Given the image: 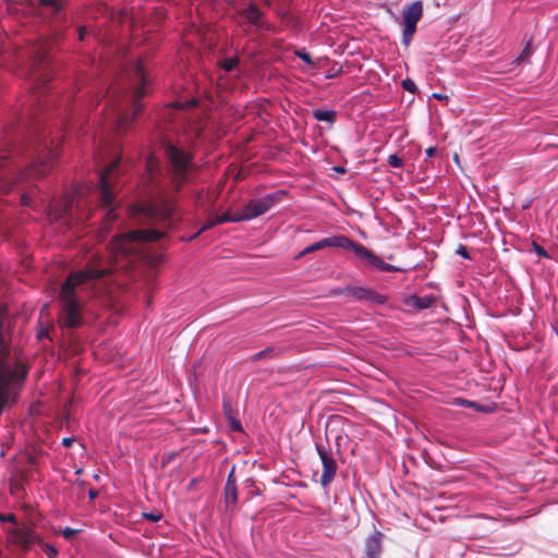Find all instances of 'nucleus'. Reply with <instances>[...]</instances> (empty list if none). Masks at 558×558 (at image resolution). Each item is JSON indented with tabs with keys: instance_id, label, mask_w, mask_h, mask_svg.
<instances>
[{
	"instance_id": "1",
	"label": "nucleus",
	"mask_w": 558,
	"mask_h": 558,
	"mask_svg": "<svg viewBox=\"0 0 558 558\" xmlns=\"http://www.w3.org/2000/svg\"><path fill=\"white\" fill-rule=\"evenodd\" d=\"M165 234L166 232L155 229H140L116 235L109 246V266L100 267L98 260H93L85 270L71 274L62 283L59 293L60 325L69 329L82 325V303L75 292L77 287L90 279L102 278L114 269L128 268L131 263L145 257L148 243L161 239Z\"/></svg>"
},
{
	"instance_id": "2",
	"label": "nucleus",
	"mask_w": 558,
	"mask_h": 558,
	"mask_svg": "<svg viewBox=\"0 0 558 558\" xmlns=\"http://www.w3.org/2000/svg\"><path fill=\"white\" fill-rule=\"evenodd\" d=\"M7 317L0 311V415L7 407L15 404L20 398L28 369L19 352L9 344L10 335L5 330Z\"/></svg>"
},
{
	"instance_id": "3",
	"label": "nucleus",
	"mask_w": 558,
	"mask_h": 558,
	"mask_svg": "<svg viewBox=\"0 0 558 558\" xmlns=\"http://www.w3.org/2000/svg\"><path fill=\"white\" fill-rule=\"evenodd\" d=\"M129 211L141 223L162 222L168 227H172L177 221L175 204L169 199H162L158 204H133L130 206Z\"/></svg>"
},
{
	"instance_id": "4",
	"label": "nucleus",
	"mask_w": 558,
	"mask_h": 558,
	"mask_svg": "<svg viewBox=\"0 0 558 558\" xmlns=\"http://www.w3.org/2000/svg\"><path fill=\"white\" fill-rule=\"evenodd\" d=\"M29 54L33 59V88L40 89L41 86L49 83L51 80V73L49 69V44L46 40L38 41L31 47Z\"/></svg>"
},
{
	"instance_id": "5",
	"label": "nucleus",
	"mask_w": 558,
	"mask_h": 558,
	"mask_svg": "<svg viewBox=\"0 0 558 558\" xmlns=\"http://www.w3.org/2000/svg\"><path fill=\"white\" fill-rule=\"evenodd\" d=\"M286 194L284 191L280 190L271 194H267L260 198L251 199L240 211L243 221L252 220L257 218L268 210H270L276 204H278L282 196Z\"/></svg>"
},
{
	"instance_id": "6",
	"label": "nucleus",
	"mask_w": 558,
	"mask_h": 558,
	"mask_svg": "<svg viewBox=\"0 0 558 558\" xmlns=\"http://www.w3.org/2000/svg\"><path fill=\"white\" fill-rule=\"evenodd\" d=\"M58 158V153L47 146L40 148L37 154V159L28 165L23 173V179H39L49 173Z\"/></svg>"
},
{
	"instance_id": "7",
	"label": "nucleus",
	"mask_w": 558,
	"mask_h": 558,
	"mask_svg": "<svg viewBox=\"0 0 558 558\" xmlns=\"http://www.w3.org/2000/svg\"><path fill=\"white\" fill-rule=\"evenodd\" d=\"M423 16V2L421 0L414 1L404 7L402 12L403 29L402 43L409 46L416 32V24Z\"/></svg>"
},
{
	"instance_id": "8",
	"label": "nucleus",
	"mask_w": 558,
	"mask_h": 558,
	"mask_svg": "<svg viewBox=\"0 0 558 558\" xmlns=\"http://www.w3.org/2000/svg\"><path fill=\"white\" fill-rule=\"evenodd\" d=\"M330 294L336 295H344L350 296L355 301L361 302H369L374 304H385L387 298L383 294H379L377 291L371 288L365 287H353L347 286L344 288H337L330 291Z\"/></svg>"
},
{
	"instance_id": "9",
	"label": "nucleus",
	"mask_w": 558,
	"mask_h": 558,
	"mask_svg": "<svg viewBox=\"0 0 558 558\" xmlns=\"http://www.w3.org/2000/svg\"><path fill=\"white\" fill-rule=\"evenodd\" d=\"M166 155L173 167L175 189L180 190L190 165V156L171 144L166 147Z\"/></svg>"
},
{
	"instance_id": "10",
	"label": "nucleus",
	"mask_w": 558,
	"mask_h": 558,
	"mask_svg": "<svg viewBox=\"0 0 558 558\" xmlns=\"http://www.w3.org/2000/svg\"><path fill=\"white\" fill-rule=\"evenodd\" d=\"M238 15L242 19L238 23L240 26L248 25L255 31L269 28L264 19L265 13L254 2H251L245 9L239 10Z\"/></svg>"
},
{
	"instance_id": "11",
	"label": "nucleus",
	"mask_w": 558,
	"mask_h": 558,
	"mask_svg": "<svg viewBox=\"0 0 558 558\" xmlns=\"http://www.w3.org/2000/svg\"><path fill=\"white\" fill-rule=\"evenodd\" d=\"M120 163L119 159L113 160L108 168H106L100 174H99V186H98V193H99V201L102 206L109 207L113 203V192L110 183V175L113 170L118 168Z\"/></svg>"
},
{
	"instance_id": "12",
	"label": "nucleus",
	"mask_w": 558,
	"mask_h": 558,
	"mask_svg": "<svg viewBox=\"0 0 558 558\" xmlns=\"http://www.w3.org/2000/svg\"><path fill=\"white\" fill-rule=\"evenodd\" d=\"M133 75L134 80L138 81V85L134 87L132 94L133 118H136L142 110L141 99L146 95L147 77L142 63L138 62L134 65Z\"/></svg>"
},
{
	"instance_id": "13",
	"label": "nucleus",
	"mask_w": 558,
	"mask_h": 558,
	"mask_svg": "<svg viewBox=\"0 0 558 558\" xmlns=\"http://www.w3.org/2000/svg\"><path fill=\"white\" fill-rule=\"evenodd\" d=\"M354 241H352L347 235H333L330 238L322 239L305 248H303V253H313L326 247H340L347 251H353Z\"/></svg>"
},
{
	"instance_id": "14",
	"label": "nucleus",
	"mask_w": 558,
	"mask_h": 558,
	"mask_svg": "<svg viewBox=\"0 0 558 558\" xmlns=\"http://www.w3.org/2000/svg\"><path fill=\"white\" fill-rule=\"evenodd\" d=\"M360 258L366 259L369 265L381 271H403L402 268L388 264L380 259L374 252L360 243H354L353 251Z\"/></svg>"
},
{
	"instance_id": "15",
	"label": "nucleus",
	"mask_w": 558,
	"mask_h": 558,
	"mask_svg": "<svg viewBox=\"0 0 558 558\" xmlns=\"http://www.w3.org/2000/svg\"><path fill=\"white\" fill-rule=\"evenodd\" d=\"M323 464V473L320 476V484L323 487L329 486L335 480L336 472L338 469L337 462L333 456H319Z\"/></svg>"
},
{
	"instance_id": "16",
	"label": "nucleus",
	"mask_w": 558,
	"mask_h": 558,
	"mask_svg": "<svg viewBox=\"0 0 558 558\" xmlns=\"http://www.w3.org/2000/svg\"><path fill=\"white\" fill-rule=\"evenodd\" d=\"M384 535L379 531H374L365 541V555L366 558H379L383 550Z\"/></svg>"
},
{
	"instance_id": "17",
	"label": "nucleus",
	"mask_w": 558,
	"mask_h": 558,
	"mask_svg": "<svg viewBox=\"0 0 558 558\" xmlns=\"http://www.w3.org/2000/svg\"><path fill=\"white\" fill-rule=\"evenodd\" d=\"M37 541L36 532L29 526L16 529L14 532V542L22 547H28Z\"/></svg>"
},
{
	"instance_id": "18",
	"label": "nucleus",
	"mask_w": 558,
	"mask_h": 558,
	"mask_svg": "<svg viewBox=\"0 0 558 558\" xmlns=\"http://www.w3.org/2000/svg\"><path fill=\"white\" fill-rule=\"evenodd\" d=\"M408 459L412 464H414L416 466L426 465L430 469L438 470V471H442V470L447 469L446 465H442L441 463H437L434 460L433 456H408Z\"/></svg>"
},
{
	"instance_id": "19",
	"label": "nucleus",
	"mask_w": 558,
	"mask_h": 558,
	"mask_svg": "<svg viewBox=\"0 0 558 558\" xmlns=\"http://www.w3.org/2000/svg\"><path fill=\"white\" fill-rule=\"evenodd\" d=\"M435 298L430 295H424V296H417V295H411L407 300V305L414 307L416 310H425L429 308L434 305Z\"/></svg>"
},
{
	"instance_id": "20",
	"label": "nucleus",
	"mask_w": 558,
	"mask_h": 558,
	"mask_svg": "<svg viewBox=\"0 0 558 558\" xmlns=\"http://www.w3.org/2000/svg\"><path fill=\"white\" fill-rule=\"evenodd\" d=\"M225 501L227 507L235 506L238 502V488L236 484H226L225 486Z\"/></svg>"
},
{
	"instance_id": "21",
	"label": "nucleus",
	"mask_w": 558,
	"mask_h": 558,
	"mask_svg": "<svg viewBox=\"0 0 558 558\" xmlns=\"http://www.w3.org/2000/svg\"><path fill=\"white\" fill-rule=\"evenodd\" d=\"M313 117L317 121H325V122L333 123L336 120V111L335 110L315 109V110H313Z\"/></svg>"
},
{
	"instance_id": "22",
	"label": "nucleus",
	"mask_w": 558,
	"mask_h": 558,
	"mask_svg": "<svg viewBox=\"0 0 558 558\" xmlns=\"http://www.w3.org/2000/svg\"><path fill=\"white\" fill-rule=\"evenodd\" d=\"M333 438H335L336 447H337L336 453H341L342 451H347V450H350V453L355 452V448L348 449L343 446L347 442H349V437L347 435H335Z\"/></svg>"
},
{
	"instance_id": "23",
	"label": "nucleus",
	"mask_w": 558,
	"mask_h": 558,
	"mask_svg": "<svg viewBox=\"0 0 558 558\" xmlns=\"http://www.w3.org/2000/svg\"><path fill=\"white\" fill-rule=\"evenodd\" d=\"M239 221H243L240 211L236 214H233V215L229 214V213H225V214L216 217V222H218V225L225 223V222H239Z\"/></svg>"
},
{
	"instance_id": "24",
	"label": "nucleus",
	"mask_w": 558,
	"mask_h": 558,
	"mask_svg": "<svg viewBox=\"0 0 558 558\" xmlns=\"http://www.w3.org/2000/svg\"><path fill=\"white\" fill-rule=\"evenodd\" d=\"M239 63H240L239 57H231V58L225 59V60L219 62L220 66L226 72L233 71L239 65Z\"/></svg>"
},
{
	"instance_id": "25",
	"label": "nucleus",
	"mask_w": 558,
	"mask_h": 558,
	"mask_svg": "<svg viewBox=\"0 0 558 558\" xmlns=\"http://www.w3.org/2000/svg\"><path fill=\"white\" fill-rule=\"evenodd\" d=\"M129 124V116L121 112L116 113V128L118 132H125Z\"/></svg>"
},
{
	"instance_id": "26",
	"label": "nucleus",
	"mask_w": 558,
	"mask_h": 558,
	"mask_svg": "<svg viewBox=\"0 0 558 558\" xmlns=\"http://www.w3.org/2000/svg\"><path fill=\"white\" fill-rule=\"evenodd\" d=\"M39 3L47 8L59 11L63 7V0H39Z\"/></svg>"
},
{
	"instance_id": "27",
	"label": "nucleus",
	"mask_w": 558,
	"mask_h": 558,
	"mask_svg": "<svg viewBox=\"0 0 558 558\" xmlns=\"http://www.w3.org/2000/svg\"><path fill=\"white\" fill-rule=\"evenodd\" d=\"M295 56L299 57L302 61H304L306 64L313 66L314 62L308 52H306L304 49L295 50Z\"/></svg>"
},
{
	"instance_id": "28",
	"label": "nucleus",
	"mask_w": 558,
	"mask_h": 558,
	"mask_svg": "<svg viewBox=\"0 0 558 558\" xmlns=\"http://www.w3.org/2000/svg\"><path fill=\"white\" fill-rule=\"evenodd\" d=\"M217 225H218V222H216V218L207 220L203 225V227L192 236V239L197 238L201 233H203L204 231H207V230L214 228Z\"/></svg>"
},
{
	"instance_id": "29",
	"label": "nucleus",
	"mask_w": 558,
	"mask_h": 558,
	"mask_svg": "<svg viewBox=\"0 0 558 558\" xmlns=\"http://www.w3.org/2000/svg\"><path fill=\"white\" fill-rule=\"evenodd\" d=\"M402 87L407 90V92H410L412 94H416L417 93V86L416 84L414 83V81H412L411 78H405L402 81L401 83Z\"/></svg>"
},
{
	"instance_id": "30",
	"label": "nucleus",
	"mask_w": 558,
	"mask_h": 558,
	"mask_svg": "<svg viewBox=\"0 0 558 558\" xmlns=\"http://www.w3.org/2000/svg\"><path fill=\"white\" fill-rule=\"evenodd\" d=\"M274 352H275V350L272 348H267L265 350H262L253 356V361H258L264 357L274 356Z\"/></svg>"
},
{
	"instance_id": "31",
	"label": "nucleus",
	"mask_w": 558,
	"mask_h": 558,
	"mask_svg": "<svg viewBox=\"0 0 558 558\" xmlns=\"http://www.w3.org/2000/svg\"><path fill=\"white\" fill-rule=\"evenodd\" d=\"M228 421V425L229 427L232 429V430H235V432H243V428H242V425H241V422L235 418L234 416H230L229 418H227Z\"/></svg>"
},
{
	"instance_id": "32",
	"label": "nucleus",
	"mask_w": 558,
	"mask_h": 558,
	"mask_svg": "<svg viewBox=\"0 0 558 558\" xmlns=\"http://www.w3.org/2000/svg\"><path fill=\"white\" fill-rule=\"evenodd\" d=\"M387 161L389 166L395 168H400L403 165L402 158L397 155H389Z\"/></svg>"
},
{
	"instance_id": "33",
	"label": "nucleus",
	"mask_w": 558,
	"mask_h": 558,
	"mask_svg": "<svg viewBox=\"0 0 558 558\" xmlns=\"http://www.w3.org/2000/svg\"><path fill=\"white\" fill-rule=\"evenodd\" d=\"M532 53L531 44L529 43L519 57L515 59L517 63H521L525 58H527Z\"/></svg>"
},
{
	"instance_id": "34",
	"label": "nucleus",
	"mask_w": 558,
	"mask_h": 558,
	"mask_svg": "<svg viewBox=\"0 0 558 558\" xmlns=\"http://www.w3.org/2000/svg\"><path fill=\"white\" fill-rule=\"evenodd\" d=\"M456 253H457L459 256H461V257H463V258H465V259H471V256H470V254H469L468 247H466L465 245H463V244H459V245L457 246V248H456Z\"/></svg>"
},
{
	"instance_id": "35",
	"label": "nucleus",
	"mask_w": 558,
	"mask_h": 558,
	"mask_svg": "<svg viewBox=\"0 0 558 558\" xmlns=\"http://www.w3.org/2000/svg\"><path fill=\"white\" fill-rule=\"evenodd\" d=\"M143 517L150 522H158L161 519V513L159 512H144Z\"/></svg>"
},
{
	"instance_id": "36",
	"label": "nucleus",
	"mask_w": 558,
	"mask_h": 558,
	"mask_svg": "<svg viewBox=\"0 0 558 558\" xmlns=\"http://www.w3.org/2000/svg\"><path fill=\"white\" fill-rule=\"evenodd\" d=\"M78 531L77 530H74V529H71V527H65L62 530V536L70 541L74 535H76Z\"/></svg>"
},
{
	"instance_id": "37",
	"label": "nucleus",
	"mask_w": 558,
	"mask_h": 558,
	"mask_svg": "<svg viewBox=\"0 0 558 558\" xmlns=\"http://www.w3.org/2000/svg\"><path fill=\"white\" fill-rule=\"evenodd\" d=\"M223 413L226 415V418H229L230 416H234L230 401H227V400L223 401Z\"/></svg>"
},
{
	"instance_id": "38",
	"label": "nucleus",
	"mask_w": 558,
	"mask_h": 558,
	"mask_svg": "<svg viewBox=\"0 0 558 558\" xmlns=\"http://www.w3.org/2000/svg\"><path fill=\"white\" fill-rule=\"evenodd\" d=\"M534 250H535V252H536V254L538 256L546 257V258L549 257V255L546 252V250L544 247H542L541 245L536 244V243H534Z\"/></svg>"
},
{
	"instance_id": "39",
	"label": "nucleus",
	"mask_w": 558,
	"mask_h": 558,
	"mask_svg": "<svg viewBox=\"0 0 558 558\" xmlns=\"http://www.w3.org/2000/svg\"><path fill=\"white\" fill-rule=\"evenodd\" d=\"M117 217H118V215L116 214L114 208H110L107 210L106 219H107L108 223L114 221L117 219Z\"/></svg>"
},
{
	"instance_id": "40",
	"label": "nucleus",
	"mask_w": 558,
	"mask_h": 558,
	"mask_svg": "<svg viewBox=\"0 0 558 558\" xmlns=\"http://www.w3.org/2000/svg\"><path fill=\"white\" fill-rule=\"evenodd\" d=\"M234 473H235V465H232L229 474H228V478H227V483L226 484H235L236 480H235V476H234Z\"/></svg>"
},
{
	"instance_id": "41",
	"label": "nucleus",
	"mask_w": 558,
	"mask_h": 558,
	"mask_svg": "<svg viewBox=\"0 0 558 558\" xmlns=\"http://www.w3.org/2000/svg\"><path fill=\"white\" fill-rule=\"evenodd\" d=\"M0 521L3 522H14L15 517L12 513H0Z\"/></svg>"
},
{
	"instance_id": "42",
	"label": "nucleus",
	"mask_w": 558,
	"mask_h": 558,
	"mask_svg": "<svg viewBox=\"0 0 558 558\" xmlns=\"http://www.w3.org/2000/svg\"><path fill=\"white\" fill-rule=\"evenodd\" d=\"M75 441L74 438L72 437H65L62 439V445L65 447V448H69L73 442Z\"/></svg>"
},
{
	"instance_id": "43",
	"label": "nucleus",
	"mask_w": 558,
	"mask_h": 558,
	"mask_svg": "<svg viewBox=\"0 0 558 558\" xmlns=\"http://www.w3.org/2000/svg\"><path fill=\"white\" fill-rule=\"evenodd\" d=\"M77 32H78V39L83 40L85 37V34H86V29L84 27H80Z\"/></svg>"
},
{
	"instance_id": "44",
	"label": "nucleus",
	"mask_w": 558,
	"mask_h": 558,
	"mask_svg": "<svg viewBox=\"0 0 558 558\" xmlns=\"http://www.w3.org/2000/svg\"><path fill=\"white\" fill-rule=\"evenodd\" d=\"M433 97L435 99H438V100H444V99H448V97L446 95H442V94H439V93H435L433 94Z\"/></svg>"
},
{
	"instance_id": "45",
	"label": "nucleus",
	"mask_w": 558,
	"mask_h": 558,
	"mask_svg": "<svg viewBox=\"0 0 558 558\" xmlns=\"http://www.w3.org/2000/svg\"><path fill=\"white\" fill-rule=\"evenodd\" d=\"M88 496H89V498H90L92 500H94L95 498H97V496H98V492H97L96 489H90V490L88 492Z\"/></svg>"
},
{
	"instance_id": "46",
	"label": "nucleus",
	"mask_w": 558,
	"mask_h": 558,
	"mask_svg": "<svg viewBox=\"0 0 558 558\" xmlns=\"http://www.w3.org/2000/svg\"><path fill=\"white\" fill-rule=\"evenodd\" d=\"M435 153H436V148H435V147H428V148L426 149V155H427L428 157H433V156L435 155Z\"/></svg>"
},
{
	"instance_id": "47",
	"label": "nucleus",
	"mask_w": 558,
	"mask_h": 558,
	"mask_svg": "<svg viewBox=\"0 0 558 558\" xmlns=\"http://www.w3.org/2000/svg\"><path fill=\"white\" fill-rule=\"evenodd\" d=\"M28 458H29V463H31L32 465H35V464L37 463V459H36V458H37V456L32 454V456H28Z\"/></svg>"
},
{
	"instance_id": "48",
	"label": "nucleus",
	"mask_w": 558,
	"mask_h": 558,
	"mask_svg": "<svg viewBox=\"0 0 558 558\" xmlns=\"http://www.w3.org/2000/svg\"><path fill=\"white\" fill-rule=\"evenodd\" d=\"M308 253H303V250L296 255V259L302 258L303 256L307 255Z\"/></svg>"
},
{
	"instance_id": "49",
	"label": "nucleus",
	"mask_w": 558,
	"mask_h": 558,
	"mask_svg": "<svg viewBox=\"0 0 558 558\" xmlns=\"http://www.w3.org/2000/svg\"><path fill=\"white\" fill-rule=\"evenodd\" d=\"M170 458H171V456L169 458H167L165 461H162L161 466H165L166 464H168L170 462Z\"/></svg>"
},
{
	"instance_id": "50",
	"label": "nucleus",
	"mask_w": 558,
	"mask_h": 558,
	"mask_svg": "<svg viewBox=\"0 0 558 558\" xmlns=\"http://www.w3.org/2000/svg\"><path fill=\"white\" fill-rule=\"evenodd\" d=\"M336 171L340 172V173H344L345 172V169L344 168H336Z\"/></svg>"
},
{
	"instance_id": "51",
	"label": "nucleus",
	"mask_w": 558,
	"mask_h": 558,
	"mask_svg": "<svg viewBox=\"0 0 558 558\" xmlns=\"http://www.w3.org/2000/svg\"><path fill=\"white\" fill-rule=\"evenodd\" d=\"M317 452H318L319 454L326 453V452H325V451H324L319 446H317Z\"/></svg>"
},
{
	"instance_id": "52",
	"label": "nucleus",
	"mask_w": 558,
	"mask_h": 558,
	"mask_svg": "<svg viewBox=\"0 0 558 558\" xmlns=\"http://www.w3.org/2000/svg\"><path fill=\"white\" fill-rule=\"evenodd\" d=\"M228 463H229V460H228V459H225V460L222 461V465H227Z\"/></svg>"
},
{
	"instance_id": "53",
	"label": "nucleus",
	"mask_w": 558,
	"mask_h": 558,
	"mask_svg": "<svg viewBox=\"0 0 558 558\" xmlns=\"http://www.w3.org/2000/svg\"><path fill=\"white\" fill-rule=\"evenodd\" d=\"M57 554V550L54 548H51V550H49V554Z\"/></svg>"
},
{
	"instance_id": "54",
	"label": "nucleus",
	"mask_w": 558,
	"mask_h": 558,
	"mask_svg": "<svg viewBox=\"0 0 558 558\" xmlns=\"http://www.w3.org/2000/svg\"><path fill=\"white\" fill-rule=\"evenodd\" d=\"M57 554V550L54 548H51V550H49V554Z\"/></svg>"
},
{
	"instance_id": "55",
	"label": "nucleus",
	"mask_w": 558,
	"mask_h": 558,
	"mask_svg": "<svg viewBox=\"0 0 558 558\" xmlns=\"http://www.w3.org/2000/svg\"><path fill=\"white\" fill-rule=\"evenodd\" d=\"M57 554V550L54 548H51V550H49V554Z\"/></svg>"
},
{
	"instance_id": "56",
	"label": "nucleus",
	"mask_w": 558,
	"mask_h": 558,
	"mask_svg": "<svg viewBox=\"0 0 558 558\" xmlns=\"http://www.w3.org/2000/svg\"><path fill=\"white\" fill-rule=\"evenodd\" d=\"M57 554V550L54 548H51V550H49V554Z\"/></svg>"
},
{
	"instance_id": "57",
	"label": "nucleus",
	"mask_w": 558,
	"mask_h": 558,
	"mask_svg": "<svg viewBox=\"0 0 558 558\" xmlns=\"http://www.w3.org/2000/svg\"><path fill=\"white\" fill-rule=\"evenodd\" d=\"M227 3L230 4V5H233V2L230 1V0H228Z\"/></svg>"
}]
</instances>
